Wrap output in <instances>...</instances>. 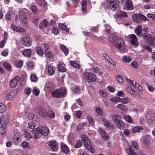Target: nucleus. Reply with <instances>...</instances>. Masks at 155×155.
Segmentation results:
<instances>
[{
    "mask_svg": "<svg viewBox=\"0 0 155 155\" xmlns=\"http://www.w3.org/2000/svg\"><path fill=\"white\" fill-rule=\"evenodd\" d=\"M131 64L132 66L135 68H137L138 67V64L136 61H133L131 62Z\"/></svg>",
    "mask_w": 155,
    "mask_h": 155,
    "instance_id": "nucleus-63",
    "label": "nucleus"
},
{
    "mask_svg": "<svg viewBox=\"0 0 155 155\" xmlns=\"http://www.w3.org/2000/svg\"><path fill=\"white\" fill-rule=\"evenodd\" d=\"M119 14L120 18L121 17L126 18L128 16L127 14L123 12H119Z\"/></svg>",
    "mask_w": 155,
    "mask_h": 155,
    "instance_id": "nucleus-56",
    "label": "nucleus"
},
{
    "mask_svg": "<svg viewBox=\"0 0 155 155\" xmlns=\"http://www.w3.org/2000/svg\"><path fill=\"white\" fill-rule=\"evenodd\" d=\"M84 78L87 82H94L97 79V77L94 73L87 72L84 74Z\"/></svg>",
    "mask_w": 155,
    "mask_h": 155,
    "instance_id": "nucleus-5",
    "label": "nucleus"
},
{
    "mask_svg": "<svg viewBox=\"0 0 155 155\" xmlns=\"http://www.w3.org/2000/svg\"><path fill=\"white\" fill-rule=\"evenodd\" d=\"M132 145L133 147L135 149L137 150L138 149V145L136 142L133 141L132 142Z\"/></svg>",
    "mask_w": 155,
    "mask_h": 155,
    "instance_id": "nucleus-61",
    "label": "nucleus"
},
{
    "mask_svg": "<svg viewBox=\"0 0 155 155\" xmlns=\"http://www.w3.org/2000/svg\"><path fill=\"white\" fill-rule=\"evenodd\" d=\"M120 37H118L116 35L112 34L110 36L109 40L110 42L114 45Z\"/></svg>",
    "mask_w": 155,
    "mask_h": 155,
    "instance_id": "nucleus-12",
    "label": "nucleus"
},
{
    "mask_svg": "<svg viewBox=\"0 0 155 155\" xmlns=\"http://www.w3.org/2000/svg\"><path fill=\"white\" fill-rule=\"evenodd\" d=\"M71 64L73 67L76 68H80V66L79 64L76 63L74 61H72L71 62Z\"/></svg>",
    "mask_w": 155,
    "mask_h": 155,
    "instance_id": "nucleus-40",
    "label": "nucleus"
},
{
    "mask_svg": "<svg viewBox=\"0 0 155 155\" xmlns=\"http://www.w3.org/2000/svg\"><path fill=\"white\" fill-rule=\"evenodd\" d=\"M114 45L122 51L125 52L126 51L125 42L121 38L118 39V40L115 43Z\"/></svg>",
    "mask_w": 155,
    "mask_h": 155,
    "instance_id": "nucleus-6",
    "label": "nucleus"
},
{
    "mask_svg": "<svg viewBox=\"0 0 155 155\" xmlns=\"http://www.w3.org/2000/svg\"><path fill=\"white\" fill-rule=\"evenodd\" d=\"M61 149L64 153L68 154L69 151V149L68 147L65 144L61 143Z\"/></svg>",
    "mask_w": 155,
    "mask_h": 155,
    "instance_id": "nucleus-16",
    "label": "nucleus"
},
{
    "mask_svg": "<svg viewBox=\"0 0 155 155\" xmlns=\"http://www.w3.org/2000/svg\"><path fill=\"white\" fill-rule=\"evenodd\" d=\"M81 138L86 148L92 153L95 152V150L93 148L91 141L87 136L84 134L81 135Z\"/></svg>",
    "mask_w": 155,
    "mask_h": 155,
    "instance_id": "nucleus-1",
    "label": "nucleus"
},
{
    "mask_svg": "<svg viewBox=\"0 0 155 155\" xmlns=\"http://www.w3.org/2000/svg\"><path fill=\"white\" fill-rule=\"evenodd\" d=\"M28 119L32 120H33L35 121H36L37 119V116L32 114H28Z\"/></svg>",
    "mask_w": 155,
    "mask_h": 155,
    "instance_id": "nucleus-33",
    "label": "nucleus"
},
{
    "mask_svg": "<svg viewBox=\"0 0 155 155\" xmlns=\"http://www.w3.org/2000/svg\"><path fill=\"white\" fill-rule=\"evenodd\" d=\"M52 33L56 35L59 33V29L57 27H54L52 29Z\"/></svg>",
    "mask_w": 155,
    "mask_h": 155,
    "instance_id": "nucleus-54",
    "label": "nucleus"
},
{
    "mask_svg": "<svg viewBox=\"0 0 155 155\" xmlns=\"http://www.w3.org/2000/svg\"><path fill=\"white\" fill-rule=\"evenodd\" d=\"M48 73L50 75H52L55 73L54 71L53 67L50 65H48Z\"/></svg>",
    "mask_w": 155,
    "mask_h": 155,
    "instance_id": "nucleus-35",
    "label": "nucleus"
},
{
    "mask_svg": "<svg viewBox=\"0 0 155 155\" xmlns=\"http://www.w3.org/2000/svg\"><path fill=\"white\" fill-rule=\"evenodd\" d=\"M153 114L150 113H148L146 115V119L149 123H151L153 122Z\"/></svg>",
    "mask_w": 155,
    "mask_h": 155,
    "instance_id": "nucleus-23",
    "label": "nucleus"
},
{
    "mask_svg": "<svg viewBox=\"0 0 155 155\" xmlns=\"http://www.w3.org/2000/svg\"><path fill=\"white\" fill-rule=\"evenodd\" d=\"M24 135L25 137L28 139H29L32 137V136L30 133L26 131H25V132H24Z\"/></svg>",
    "mask_w": 155,
    "mask_h": 155,
    "instance_id": "nucleus-47",
    "label": "nucleus"
},
{
    "mask_svg": "<svg viewBox=\"0 0 155 155\" xmlns=\"http://www.w3.org/2000/svg\"><path fill=\"white\" fill-rule=\"evenodd\" d=\"M123 117L124 119L128 122L130 123L132 122L133 119L130 116L125 114L124 115Z\"/></svg>",
    "mask_w": 155,
    "mask_h": 155,
    "instance_id": "nucleus-29",
    "label": "nucleus"
},
{
    "mask_svg": "<svg viewBox=\"0 0 155 155\" xmlns=\"http://www.w3.org/2000/svg\"><path fill=\"white\" fill-rule=\"evenodd\" d=\"M19 18L21 23L24 25H26L25 21L26 19V13L22 10H21L20 11Z\"/></svg>",
    "mask_w": 155,
    "mask_h": 155,
    "instance_id": "nucleus-8",
    "label": "nucleus"
},
{
    "mask_svg": "<svg viewBox=\"0 0 155 155\" xmlns=\"http://www.w3.org/2000/svg\"><path fill=\"white\" fill-rule=\"evenodd\" d=\"M121 103L123 104H127L130 102V99L128 97H124L121 99Z\"/></svg>",
    "mask_w": 155,
    "mask_h": 155,
    "instance_id": "nucleus-34",
    "label": "nucleus"
},
{
    "mask_svg": "<svg viewBox=\"0 0 155 155\" xmlns=\"http://www.w3.org/2000/svg\"><path fill=\"white\" fill-rule=\"evenodd\" d=\"M121 118L120 115H115L113 117V119L115 123H118L119 121H121Z\"/></svg>",
    "mask_w": 155,
    "mask_h": 155,
    "instance_id": "nucleus-30",
    "label": "nucleus"
},
{
    "mask_svg": "<svg viewBox=\"0 0 155 155\" xmlns=\"http://www.w3.org/2000/svg\"><path fill=\"white\" fill-rule=\"evenodd\" d=\"M61 48L65 55H68V51L66 47L64 45H62L61 46Z\"/></svg>",
    "mask_w": 155,
    "mask_h": 155,
    "instance_id": "nucleus-37",
    "label": "nucleus"
},
{
    "mask_svg": "<svg viewBox=\"0 0 155 155\" xmlns=\"http://www.w3.org/2000/svg\"><path fill=\"white\" fill-rule=\"evenodd\" d=\"M71 89L72 90V92L73 93L76 94L80 90V88L76 86L75 87H71Z\"/></svg>",
    "mask_w": 155,
    "mask_h": 155,
    "instance_id": "nucleus-38",
    "label": "nucleus"
},
{
    "mask_svg": "<svg viewBox=\"0 0 155 155\" xmlns=\"http://www.w3.org/2000/svg\"><path fill=\"white\" fill-rule=\"evenodd\" d=\"M132 19L134 21L136 22H139L141 21L140 14H134L133 15Z\"/></svg>",
    "mask_w": 155,
    "mask_h": 155,
    "instance_id": "nucleus-22",
    "label": "nucleus"
},
{
    "mask_svg": "<svg viewBox=\"0 0 155 155\" xmlns=\"http://www.w3.org/2000/svg\"><path fill=\"white\" fill-rule=\"evenodd\" d=\"M49 146L51 149L54 151H56L58 147V143L54 140H52L49 142Z\"/></svg>",
    "mask_w": 155,
    "mask_h": 155,
    "instance_id": "nucleus-14",
    "label": "nucleus"
},
{
    "mask_svg": "<svg viewBox=\"0 0 155 155\" xmlns=\"http://www.w3.org/2000/svg\"><path fill=\"white\" fill-rule=\"evenodd\" d=\"M3 65L4 67L8 71H9L10 70L11 66L9 63L5 62L3 63Z\"/></svg>",
    "mask_w": 155,
    "mask_h": 155,
    "instance_id": "nucleus-44",
    "label": "nucleus"
},
{
    "mask_svg": "<svg viewBox=\"0 0 155 155\" xmlns=\"http://www.w3.org/2000/svg\"><path fill=\"white\" fill-rule=\"evenodd\" d=\"M108 9L113 11H115L118 8L119 2L118 0H106Z\"/></svg>",
    "mask_w": 155,
    "mask_h": 155,
    "instance_id": "nucleus-2",
    "label": "nucleus"
},
{
    "mask_svg": "<svg viewBox=\"0 0 155 155\" xmlns=\"http://www.w3.org/2000/svg\"><path fill=\"white\" fill-rule=\"evenodd\" d=\"M82 144V142L81 140H78L76 144L74 145V147L75 148H79L80 147Z\"/></svg>",
    "mask_w": 155,
    "mask_h": 155,
    "instance_id": "nucleus-58",
    "label": "nucleus"
},
{
    "mask_svg": "<svg viewBox=\"0 0 155 155\" xmlns=\"http://www.w3.org/2000/svg\"><path fill=\"white\" fill-rule=\"evenodd\" d=\"M23 64V62L22 61H20L16 63V66L17 67L20 68L22 66Z\"/></svg>",
    "mask_w": 155,
    "mask_h": 155,
    "instance_id": "nucleus-64",
    "label": "nucleus"
},
{
    "mask_svg": "<svg viewBox=\"0 0 155 155\" xmlns=\"http://www.w3.org/2000/svg\"><path fill=\"white\" fill-rule=\"evenodd\" d=\"M75 114L77 117L80 118L82 116V112L81 110L76 111L75 112Z\"/></svg>",
    "mask_w": 155,
    "mask_h": 155,
    "instance_id": "nucleus-55",
    "label": "nucleus"
},
{
    "mask_svg": "<svg viewBox=\"0 0 155 155\" xmlns=\"http://www.w3.org/2000/svg\"><path fill=\"white\" fill-rule=\"evenodd\" d=\"M155 40L152 37L149 36L147 40V42L151 46H155Z\"/></svg>",
    "mask_w": 155,
    "mask_h": 155,
    "instance_id": "nucleus-21",
    "label": "nucleus"
},
{
    "mask_svg": "<svg viewBox=\"0 0 155 155\" xmlns=\"http://www.w3.org/2000/svg\"><path fill=\"white\" fill-rule=\"evenodd\" d=\"M31 54V51L29 49H25L22 52V54L24 56L28 57H30Z\"/></svg>",
    "mask_w": 155,
    "mask_h": 155,
    "instance_id": "nucleus-24",
    "label": "nucleus"
},
{
    "mask_svg": "<svg viewBox=\"0 0 155 155\" xmlns=\"http://www.w3.org/2000/svg\"><path fill=\"white\" fill-rule=\"evenodd\" d=\"M14 140H15L16 141H18L19 140V137L18 136V134H15L13 137Z\"/></svg>",
    "mask_w": 155,
    "mask_h": 155,
    "instance_id": "nucleus-62",
    "label": "nucleus"
},
{
    "mask_svg": "<svg viewBox=\"0 0 155 155\" xmlns=\"http://www.w3.org/2000/svg\"><path fill=\"white\" fill-rule=\"evenodd\" d=\"M134 150L132 148H130L128 149V152L127 150V152L129 155H137L136 153L134 152Z\"/></svg>",
    "mask_w": 155,
    "mask_h": 155,
    "instance_id": "nucleus-39",
    "label": "nucleus"
},
{
    "mask_svg": "<svg viewBox=\"0 0 155 155\" xmlns=\"http://www.w3.org/2000/svg\"><path fill=\"white\" fill-rule=\"evenodd\" d=\"M123 60L125 62L129 63L131 61L132 59L130 57L127 56H124L123 57Z\"/></svg>",
    "mask_w": 155,
    "mask_h": 155,
    "instance_id": "nucleus-41",
    "label": "nucleus"
},
{
    "mask_svg": "<svg viewBox=\"0 0 155 155\" xmlns=\"http://www.w3.org/2000/svg\"><path fill=\"white\" fill-rule=\"evenodd\" d=\"M58 70L60 72H64L66 71V68L63 67L61 64L58 65Z\"/></svg>",
    "mask_w": 155,
    "mask_h": 155,
    "instance_id": "nucleus-36",
    "label": "nucleus"
},
{
    "mask_svg": "<svg viewBox=\"0 0 155 155\" xmlns=\"http://www.w3.org/2000/svg\"><path fill=\"white\" fill-rule=\"evenodd\" d=\"M115 124H117V127L120 129L124 128L125 126L124 123L121 120Z\"/></svg>",
    "mask_w": 155,
    "mask_h": 155,
    "instance_id": "nucleus-32",
    "label": "nucleus"
},
{
    "mask_svg": "<svg viewBox=\"0 0 155 155\" xmlns=\"http://www.w3.org/2000/svg\"><path fill=\"white\" fill-rule=\"evenodd\" d=\"M117 107L119 108L120 110L124 111H127L128 110V108L125 105L122 104H119L117 106Z\"/></svg>",
    "mask_w": 155,
    "mask_h": 155,
    "instance_id": "nucleus-25",
    "label": "nucleus"
},
{
    "mask_svg": "<svg viewBox=\"0 0 155 155\" xmlns=\"http://www.w3.org/2000/svg\"><path fill=\"white\" fill-rule=\"evenodd\" d=\"M116 77L117 81L119 83H122L124 82V79L123 77L121 75H117Z\"/></svg>",
    "mask_w": 155,
    "mask_h": 155,
    "instance_id": "nucleus-53",
    "label": "nucleus"
},
{
    "mask_svg": "<svg viewBox=\"0 0 155 155\" xmlns=\"http://www.w3.org/2000/svg\"><path fill=\"white\" fill-rule=\"evenodd\" d=\"M143 128L141 126H136L132 129V132L133 133H134L136 132H139Z\"/></svg>",
    "mask_w": 155,
    "mask_h": 155,
    "instance_id": "nucleus-28",
    "label": "nucleus"
},
{
    "mask_svg": "<svg viewBox=\"0 0 155 155\" xmlns=\"http://www.w3.org/2000/svg\"><path fill=\"white\" fill-rule=\"evenodd\" d=\"M142 29L141 25H138L135 29V32L136 34L139 36L141 37L142 35Z\"/></svg>",
    "mask_w": 155,
    "mask_h": 155,
    "instance_id": "nucleus-18",
    "label": "nucleus"
},
{
    "mask_svg": "<svg viewBox=\"0 0 155 155\" xmlns=\"http://www.w3.org/2000/svg\"><path fill=\"white\" fill-rule=\"evenodd\" d=\"M104 125L105 126H107L108 127H113V126L111 125V123L109 121L105 122Z\"/></svg>",
    "mask_w": 155,
    "mask_h": 155,
    "instance_id": "nucleus-60",
    "label": "nucleus"
},
{
    "mask_svg": "<svg viewBox=\"0 0 155 155\" xmlns=\"http://www.w3.org/2000/svg\"><path fill=\"white\" fill-rule=\"evenodd\" d=\"M45 54L46 56V58L48 59H51L53 56V54L52 53L47 49L45 50Z\"/></svg>",
    "mask_w": 155,
    "mask_h": 155,
    "instance_id": "nucleus-26",
    "label": "nucleus"
},
{
    "mask_svg": "<svg viewBox=\"0 0 155 155\" xmlns=\"http://www.w3.org/2000/svg\"><path fill=\"white\" fill-rule=\"evenodd\" d=\"M100 95L103 97L105 98L107 96V93L105 91L100 90L99 91Z\"/></svg>",
    "mask_w": 155,
    "mask_h": 155,
    "instance_id": "nucleus-48",
    "label": "nucleus"
},
{
    "mask_svg": "<svg viewBox=\"0 0 155 155\" xmlns=\"http://www.w3.org/2000/svg\"><path fill=\"white\" fill-rule=\"evenodd\" d=\"M20 79V78L18 76H16L10 81V85L12 87H15L18 84L19 81Z\"/></svg>",
    "mask_w": 155,
    "mask_h": 155,
    "instance_id": "nucleus-9",
    "label": "nucleus"
},
{
    "mask_svg": "<svg viewBox=\"0 0 155 155\" xmlns=\"http://www.w3.org/2000/svg\"><path fill=\"white\" fill-rule=\"evenodd\" d=\"M49 132V129L46 126L42 127L41 128L38 127L32 130V132L33 134H40L45 136H47Z\"/></svg>",
    "mask_w": 155,
    "mask_h": 155,
    "instance_id": "nucleus-4",
    "label": "nucleus"
},
{
    "mask_svg": "<svg viewBox=\"0 0 155 155\" xmlns=\"http://www.w3.org/2000/svg\"><path fill=\"white\" fill-rule=\"evenodd\" d=\"M131 43L135 46H137L138 44L137 41V37L134 34L132 35L129 37Z\"/></svg>",
    "mask_w": 155,
    "mask_h": 155,
    "instance_id": "nucleus-13",
    "label": "nucleus"
},
{
    "mask_svg": "<svg viewBox=\"0 0 155 155\" xmlns=\"http://www.w3.org/2000/svg\"><path fill=\"white\" fill-rule=\"evenodd\" d=\"M6 132L5 129L4 127H0V133L2 135H5Z\"/></svg>",
    "mask_w": 155,
    "mask_h": 155,
    "instance_id": "nucleus-59",
    "label": "nucleus"
},
{
    "mask_svg": "<svg viewBox=\"0 0 155 155\" xmlns=\"http://www.w3.org/2000/svg\"><path fill=\"white\" fill-rule=\"evenodd\" d=\"M125 10L131 11L134 9L132 1L131 0H126L125 3L123 7Z\"/></svg>",
    "mask_w": 155,
    "mask_h": 155,
    "instance_id": "nucleus-7",
    "label": "nucleus"
},
{
    "mask_svg": "<svg viewBox=\"0 0 155 155\" xmlns=\"http://www.w3.org/2000/svg\"><path fill=\"white\" fill-rule=\"evenodd\" d=\"M22 43L25 46H30L31 45L32 40L29 37H25L22 39Z\"/></svg>",
    "mask_w": 155,
    "mask_h": 155,
    "instance_id": "nucleus-11",
    "label": "nucleus"
},
{
    "mask_svg": "<svg viewBox=\"0 0 155 155\" xmlns=\"http://www.w3.org/2000/svg\"><path fill=\"white\" fill-rule=\"evenodd\" d=\"M111 101L114 102H118L121 100V98L119 97H117L114 98H111L110 99Z\"/></svg>",
    "mask_w": 155,
    "mask_h": 155,
    "instance_id": "nucleus-45",
    "label": "nucleus"
},
{
    "mask_svg": "<svg viewBox=\"0 0 155 155\" xmlns=\"http://www.w3.org/2000/svg\"><path fill=\"white\" fill-rule=\"evenodd\" d=\"M10 27L14 31H15L17 32H25V28H22L20 27H16L14 25H11Z\"/></svg>",
    "mask_w": 155,
    "mask_h": 155,
    "instance_id": "nucleus-15",
    "label": "nucleus"
},
{
    "mask_svg": "<svg viewBox=\"0 0 155 155\" xmlns=\"http://www.w3.org/2000/svg\"><path fill=\"white\" fill-rule=\"evenodd\" d=\"M87 2L86 1H83L82 4V10L84 13H85L87 10Z\"/></svg>",
    "mask_w": 155,
    "mask_h": 155,
    "instance_id": "nucleus-31",
    "label": "nucleus"
},
{
    "mask_svg": "<svg viewBox=\"0 0 155 155\" xmlns=\"http://www.w3.org/2000/svg\"><path fill=\"white\" fill-rule=\"evenodd\" d=\"M54 87L52 84L50 83H47L45 87V90L47 91H49L50 90L54 89Z\"/></svg>",
    "mask_w": 155,
    "mask_h": 155,
    "instance_id": "nucleus-20",
    "label": "nucleus"
},
{
    "mask_svg": "<svg viewBox=\"0 0 155 155\" xmlns=\"http://www.w3.org/2000/svg\"><path fill=\"white\" fill-rule=\"evenodd\" d=\"M134 86L135 88H137L139 91H142V88L141 86L136 82H135V84Z\"/></svg>",
    "mask_w": 155,
    "mask_h": 155,
    "instance_id": "nucleus-52",
    "label": "nucleus"
},
{
    "mask_svg": "<svg viewBox=\"0 0 155 155\" xmlns=\"http://www.w3.org/2000/svg\"><path fill=\"white\" fill-rule=\"evenodd\" d=\"M127 92L130 94L134 95V91H133L131 87H128L126 89Z\"/></svg>",
    "mask_w": 155,
    "mask_h": 155,
    "instance_id": "nucleus-49",
    "label": "nucleus"
},
{
    "mask_svg": "<svg viewBox=\"0 0 155 155\" xmlns=\"http://www.w3.org/2000/svg\"><path fill=\"white\" fill-rule=\"evenodd\" d=\"M96 112L99 114L102 115L103 114L102 109L99 107H97L96 109Z\"/></svg>",
    "mask_w": 155,
    "mask_h": 155,
    "instance_id": "nucleus-50",
    "label": "nucleus"
},
{
    "mask_svg": "<svg viewBox=\"0 0 155 155\" xmlns=\"http://www.w3.org/2000/svg\"><path fill=\"white\" fill-rule=\"evenodd\" d=\"M30 9L34 13L36 14L37 12L38 8L36 5H31Z\"/></svg>",
    "mask_w": 155,
    "mask_h": 155,
    "instance_id": "nucleus-42",
    "label": "nucleus"
},
{
    "mask_svg": "<svg viewBox=\"0 0 155 155\" xmlns=\"http://www.w3.org/2000/svg\"><path fill=\"white\" fill-rule=\"evenodd\" d=\"M7 106L5 104L0 102V113L5 112L7 109Z\"/></svg>",
    "mask_w": 155,
    "mask_h": 155,
    "instance_id": "nucleus-19",
    "label": "nucleus"
},
{
    "mask_svg": "<svg viewBox=\"0 0 155 155\" xmlns=\"http://www.w3.org/2000/svg\"><path fill=\"white\" fill-rule=\"evenodd\" d=\"M29 128L32 129L36 127L35 124L33 122H30L28 123Z\"/></svg>",
    "mask_w": 155,
    "mask_h": 155,
    "instance_id": "nucleus-57",
    "label": "nucleus"
},
{
    "mask_svg": "<svg viewBox=\"0 0 155 155\" xmlns=\"http://www.w3.org/2000/svg\"><path fill=\"white\" fill-rule=\"evenodd\" d=\"M5 117L3 115H2L0 119V122L2 126L4 125V123L5 122Z\"/></svg>",
    "mask_w": 155,
    "mask_h": 155,
    "instance_id": "nucleus-46",
    "label": "nucleus"
},
{
    "mask_svg": "<svg viewBox=\"0 0 155 155\" xmlns=\"http://www.w3.org/2000/svg\"><path fill=\"white\" fill-rule=\"evenodd\" d=\"M38 113L39 115L41 117H45L47 116V111L44 108H42L39 109Z\"/></svg>",
    "mask_w": 155,
    "mask_h": 155,
    "instance_id": "nucleus-17",
    "label": "nucleus"
},
{
    "mask_svg": "<svg viewBox=\"0 0 155 155\" xmlns=\"http://www.w3.org/2000/svg\"><path fill=\"white\" fill-rule=\"evenodd\" d=\"M31 80L34 82H36L38 81V79L36 76L35 74H31L30 77Z\"/></svg>",
    "mask_w": 155,
    "mask_h": 155,
    "instance_id": "nucleus-51",
    "label": "nucleus"
},
{
    "mask_svg": "<svg viewBox=\"0 0 155 155\" xmlns=\"http://www.w3.org/2000/svg\"><path fill=\"white\" fill-rule=\"evenodd\" d=\"M47 116L50 118H53L55 116V114L53 111L50 110L48 113H47Z\"/></svg>",
    "mask_w": 155,
    "mask_h": 155,
    "instance_id": "nucleus-43",
    "label": "nucleus"
},
{
    "mask_svg": "<svg viewBox=\"0 0 155 155\" xmlns=\"http://www.w3.org/2000/svg\"><path fill=\"white\" fill-rule=\"evenodd\" d=\"M18 90L17 89H15L11 91L6 95V98L7 100H11L15 97L16 94Z\"/></svg>",
    "mask_w": 155,
    "mask_h": 155,
    "instance_id": "nucleus-10",
    "label": "nucleus"
},
{
    "mask_svg": "<svg viewBox=\"0 0 155 155\" xmlns=\"http://www.w3.org/2000/svg\"><path fill=\"white\" fill-rule=\"evenodd\" d=\"M67 93L66 89L61 88L52 92L51 95L53 97L56 98H59L64 96Z\"/></svg>",
    "mask_w": 155,
    "mask_h": 155,
    "instance_id": "nucleus-3",
    "label": "nucleus"
},
{
    "mask_svg": "<svg viewBox=\"0 0 155 155\" xmlns=\"http://www.w3.org/2000/svg\"><path fill=\"white\" fill-rule=\"evenodd\" d=\"M37 54L39 56H42L44 54V52L42 48L40 46H37L36 48Z\"/></svg>",
    "mask_w": 155,
    "mask_h": 155,
    "instance_id": "nucleus-27",
    "label": "nucleus"
}]
</instances>
